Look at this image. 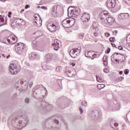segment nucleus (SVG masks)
I'll return each instance as SVG.
<instances>
[{
	"label": "nucleus",
	"mask_w": 130,
	"mask_h": 130,
	"mask_svg": "<svg viewBox=\"0 0 130 130\" xmlns=\"http://www.w3.org/2000/svg\"><path fill=\"white\" fill-rule=\"evenodd\" d=\"M11 123V127L14 130L22 129L29 123V119L27 117V114L22 113L17 118L13 119Z\"/></svg>",
	"instance_id": "1"
},
{
	"label": "nucleus",
	"mask_w": 130,
	"mask_h": 130,
	"mask_svg": "<svg viewBox=\"0 0 130 130\" xmlns=\"http://www.w3.org/2000/svg\"><path fill=\"white\" fill-rule=\"evenodd\" d=\"M15 48L17 53L21 55H25L26 54V45L24 43H19L15 45Z\"/></svg>",
	"instance_id": "2"
},
{
	"label": "nucleus",
	"mask_w": 130,
	"mask_h": 130,
	"mask_svg": "<svg viewBox=\"0 0 130 130\" xmlns=\"http://www.w3.org/2000/svg\"><path fill=\"white\" fill-rule=\"evenodd\" d=\"M75 22L76 20L74 18H66L62 21V25L64 27V28H71V27H73L74 25H75Z\"/></svg>",
	"instance_id": "3"
},
{
	"label": "nucleus",
	"mask_w": 130,
	"mask_h": 130,
	"mask_svg": "<svg viewBox=\"0 0 130 130\" xmlns=\"http://www.w3.org/2000/svg\"><path fill=\"white\" fill-rule=\"evenodd\" d=\"M124 56L119 53H114L111 56V59L112 61V58L115 60L116 62H118V63H122L123 62L124 60H123V57Z\"/></svg>",
	"instance_id": "4"
},
{
	"label": "nucleus",
	"mask_w": 130,
	"mask_h": 130,
	"mask_svg": "<svg viewBox=\"0 0 130 130\" xmlns=\"http://www.w3.org/2000/svg\"><path fill=\"white\" fill-rule=\"evenodd\" d=\"M110 126L114 130H123L124 129V124H119L115 122V121H113L112 120L110 122Z\"/></svg>",
	"instance_id": "5"
},
{
	"label": "nucleus",
	"mask_w": 130,
	"mask_h": 130,
	"mask_svg": "<svg viewBox=\"0 0 130 130\" xmlns=\"http://www.w3.org/2000/svg\"><path fill=\"white\" fill-rule=\"evenodd\" d=\"M43 87H39L33 92V96L36 99H39V98H41V97H44V95L42 94V90Z\"/></svg>",
	"instance_id": "6"
},
{
	"label": "nucleus",
	"mask_w": 130,
	"mask_h": 130,
	"mask_svg": "<svg viewBox=\"0 0 130 130\" xmlns=\"http://www.w3.org/2000/svg\"><path fill=\"white\" fill-rule=\"evenodd\" d=\"M9 70L12 75H17L18 73H20V69L15 63L11 64Z\"/></svg>",
	"instance_id": "7"
},
{
	"label": "nucleus",
	"mask_w": 130,
	"mask_h": 130,
	"mask_svg": "<svg viewBox=\"0 0 130 130\" xmlns=\"http://www.w3.org/2000/svg\"><path fill=\"white\" fill-rule=\"evenodd\" d=\"M70 15L74 18H77L80 15V11L77 7H73V9L71 10Z\"/></svg>",
	"instance_id": "8"
},
{
	"label": "nucleus",
	"mask_w": 130,
	"mask_h": 130,
	"mask_svg": "<svg viewBox=\"0 0 130 130\" xmlns=\"http://www.w3.org/2000/svg\"><path fill=\"white\" fill-rule=\"evenodd\" d=\"M47 28L50 32H55V31H57L59 29V27L55 25L54 23L48 24Z\"/></svg>",
	"instance_id": "9"
},
{
	"label": "nucleus",
	"mask_w": 130,
	"mask_h": 130,
	"mask_svg": "<svg viewBox=\"0 0 130 130\" xmlns=\"http://www.w3.org/2000/svg\"><path fill=\"white\" fill-rule=\"evenodd\" d=\"M41 105L44 110H45V111L46 112H49L51 110H52V106L46 104V102L41 103Z\"/></svg>",
	"instance_id": "10"
},
{
	"label": "nucleus",
	"mask_w": 130,
	"mask_h": 130,
	"mask_svg": "<svg viewBox=\"0 0 130 130\" xmlns=\"http://www.w3.org/2000/svg\"><path fill=\"white\" fill-rule=\"evenodd\" d=\"M107 7L109 9H112L115 7L116 6V0H107L106 4Z\"/></svg>",
	"instance_id": "11"
},
{
	"label": "nucleus",
	"mask_w": 130,
	"mask_h": 130,
	"mask_svg": "<svg viewBox=\"0 0 130 130\" xmlns=\"http://www.w3.org/2000/svg\"><path fill=\"white\" fill-rule=\"evenodd\" d=\"M100 17L102 20H106L108 17H110L109 13L107 11H104L101 13Z\"/></svg>",
	"instance_id": "12"
},
{
	"label": "nucleus",
	"mask_w": 130,
	"mask_h": 130,
	"mask_svg": "<svg viewBox=\"0 0 130 130\" xmlns=\"http://www.w3.org/2000/svg\"><path fill=\"white\" fill-rule=\"evenodd\" d=\"M53 55L51 53H48L45 56V61L46 62H50L52 61Z\"/></svg>",
	"instance_id": "13"
},
{
	"label": "nucleus",
	"mask_w": 130,
	"mask_h": 130,
	"mask_svg": "<svg viewBox=\"0 0 130 130\" xmlns=\"http://www.w3.org/2000/svg\"><path fill=\"white\" fill-rule=\"evenodd\" d=\"M91 117L94 120H96L99 117V111L94 110L91 112Z\"/></svg>",
	"instance_id": "14"
},
{
	"label": "nucleus",
	"mask_w": 130,
	"mask_h": 130,
	"mask_svg": "<svg viewBox=\"0 0 130 130\" xmlns=\"http://www.w3.org/2000/svg\"><path fill=\"white\" fill-rule=\"evenodd\" d=\"M52 46L54 47V50H58L59 49V40L55 39L54 40V43H52Z\"/></svg>",
	"instance_id": "15"
},
{
	"label": "nucleus",
	"mask_w": 130,
	"mask_h": 130,
	"mask_svg": "<svg viewBox=\"0 0 130 130\" xmlns=\"http://www.w3.org/2000/svg\"><path fill=\"white\" fill-rule=\"evenodd\" d=\"M90 14H89V13H85L81 17V20H82L83 22H84V21L85 22H88L89 20H90Z\"/></svg>",
	"instance_id": "16"
},
{
	"label": "nucleus",
	"mask_w": 130,
	"mask_h": 130,
	"mask_svg": "<svg viewBox=\"0 0 130 130\" xmlns=\"http://www.w3.org/2000/svg\"><path fill=\"white\" fill-rule=\"evenodd\" d=\"M129 16L128 13H120L118 15V18L121 20H125V19H127Z\"/></svg>",
	"instance_id": "17"
},
{
	"label": "nucleus",
	"mask_w": 130,
	"mask_h": 130,
	"mask_svg": "<svg viewBox=\"0 0 130 130\" xmlns=\"http://www.w3.org/2000/svg\"><path fill=\"white\" fill-rule=\"evenodd\" d=\"M51 14L53 17H57V5H55L51 11Z\"/></svg>",
	"instance_id": "18"
},
{
	"label": "nucleus",
	"mask_w": 130,
	"mask_h": 130,
	"mask_svg": "<svg viewBox=\"0 0 130 130\" xmlns=\"http://www.w3.org/2000/svg\"><path fill=\"white\" fill-rule=\"evenodd\" d=\"M70 55L71 56V57H73V58H76V57L78 56V55H77V53H76L75 49H73L70 51Z\"/></svg>",
	"instance_id": "19"
},
{
	"label": "nucleus",
	"mask_w": 130,
	"mask_h": 130,
	"mask_svg": "<svg viewBox=\"0 0 130 130\" xmlns=\"http://www.w3.org/2000/svg\"><path fill=\"white\" fill-rule=\"evenodd\" d=\"M92 28L95 31H98L99 29V24L97 22H93L92 23Z\"/></svg>",
	"instance_id": "20"
},
{
	"label": "nucleus",
	"mask_w": 130,
	"mask_h": 130,
	"mask_svg": "<svg viewBox=\"0 0 130 130\" xmlns=\"http://www.w3.org/2000/svg\"><path fill=\"white\" fill-rule=\"evenodd\" d=\"M106 21H107L108 23L111 25L112 24H113L114 22V18H113L111 16H109L106 18Z\"/></svg>",
	"instance_id": "21"
},
{
	"label": "nucleus",
	"mask_w": 130,
	"mask_h": 130,
	"mask_svg": "<svg viewBox=\"0 0 130 130\" xmlns=\"http://www.w3.org/2000/svg\"><path fill=\"white\" fill-rule=\"evenodd\" d=\"M7 41L10 43V44H15V43H17V41H13V38H11L10 36L8 37L7 38Z\"/></svg>",
	"instance_id": "22"
},
{
	"label": "nucleus",
	"mask_w": 130,
	"mask_h": 130,
	"mask_svg": "<svg viewBox=\"0 0 130 130\" xmlns=\"http://www.w3.org/2000/svg\"><path fill=\"white\" fill-rule=\"evenodd\" d=\"M6 21H5V19L2 16V15H0V26H3V25L6 24Z\"/></svg>",
	"instance_id": "23"
},
{
	"label": "nucleus",
	"mask_w": 130,
	"mask_h": 130,
	"mask_svg": "<svg viewBox=\"0 0 130 130\" xmlns=\"http://www.w3.org/2000/svg\"><path fill=\"white\" fill-rule=\"evenodd\" d=\"M82 48L81 47H78L77 48H74V50H75V52L76 54L79 55L80 53H81Z\"/></svg>",
	"instance_id": "24"
},
{
	"label": "nucleus",
	"mask_w": 130,
	"mask_h": 130,
	"mask_svg": "<svg viewBox=\"0 0 130 130\" xmlns=\"http://www.w3.org/2000/svg\"><path fill=\"white\" fill-rule=\"evenodd\" d=\"M20 21H21V19H20V18H17V19H14L11 23L12 26L14 25V23H16V24H19V23H20Z\"/></svg>",
	"instance_id": "25"
},
{
	"label": "nucleus",
	"mask_w": 130,
	"mask_h": 130,
	"mask_svg": "<svg viewBox=\"0 0 130 130\" xmlns=\"http://www.w3.org/2000/svg\"><path fill=\"white\" fill-rule=\"evenodd\" d=\"M37 56V53H36V52H32L29 57V58H31V59H34V58H36Z\"/></svg>",
	"instance_id": "26"
},
{
	"label": "nucleus",
	"mask_w": 130,
	"mask_h": 130,
	"mask_svg": "<svg viewBox=\"0 0 130 130\" xmlns=\"http://www.w3.org/2000/svg\"><path fill=\"white\" fill-rule=\"evenodd\" d=\"M96 81L97 82H99L100 83H102L103 82V79L101 78L99 76H96Z\"/></svg>",
	"instance_id": "27"
},
{
	"label": "nucleus",
	"mask_w": 130,
	"mask_h": 130,
	"mask_svg": "<svg viewBox=\"0 0 130 130\" xmlns=\"http://www.w3.org/2000/svg\"><path fill=\"white\" fill-rule=\"evenodd\" d=\"M92 52H94V51H90L87 52V53H85V56L86 57H91V55H92Z\"/></svg>",
	"instance_id": "28"
},
{
	"label": "nucleus",
	"mask_w": 130,
	"mask_h": 130,
	"mask_svg": "<svg viewBox=\"0 0 130 130\" xmlns=\"http://www.w3.org/2000/svg\"><path fill=\"white\" fill-rule=\"evenodd\" d=\"M105 87V85L104 84H99L97 85V88L99 90H101V89H103Z\"/></svg>",
	"instance_id": "29"
},
{
	"label": "nucleus",
	"mask_w": 130,
	"mask_h": 130,
	"mask_svg": "<svg viewBox=\"0 0 130 130\" xmlns=\"http://www.w3.org/2000/svg\"><path fill=\"white\" fill-rule=\"evenodd\" d=\"M78 37L80 39H83V38L85 37V34H84V33L79 34Z\"/></svg>",
	"instance_id": "30"
},
{
	"label": "nucleus",
	"mask_w": 130,
	"mask_h": 130,
	"mask_svg": "<svg viewBox=\"0 0 130 130\" xmlns=\"http://www.w3.org/2000/svg\"><path fill=\"white\" fill-rule=\"evenodd\" d=\"M32 47H36L37 46V42L36 41H34L32 42Z\"/></svg>",
	"instance_id": "31"
},
{
	"label": "nucleus",
	"mask_w": 130,
	"mask_h": 130,
	"mask_svg": "<svg viewBox=\"0 0 130 130\" xmlns=\"http://www.w3.org/2000/svg\"><path fill=\"white\" fill-rule=\"evenodd\" d=\"M103 61H108V57L107 56H104L103 58Z\"/></svg>",
	"instance_id": "32"
},
{
	"label": "nucleus",
	"mask_w": 130,
	"mask_h": 130,
	"mask_svg": "<svg viewBox=\"0 0 130 130\" xmlns=\"http://www.w3.org/2000/svg\"><path fill=\"white\" fill-rule=\"evenodd\" d=\"M24 102H25V103H29V102H30V99L28 98H25L24 100Z\"/></svg>",
	"instance_id": "33"
},
{
	"label": "nucleus",
	"mask_w": 130,
	"mask_h": 130,
	"mask_svg": "<svg viewBox=\"0 0 130 130\" xmlns=\"http://www.w3.org/2000/svg\"><path fill=\"white\" fill-rule=\"evenodd\" d=\"M82 105H83V106H85V107L87 106V105H88L86 101H83L82 102Z\"/></svg>",
	"instance_id": "34"
},
{
	"label": "nucleus",
	"mask_w": 130,
	"mask_h": 130,
	"mask_svg": "<svg viewBox=\"0 0 130 130\" xmlns=\"http://www.w3.org/2000/svg\"><path fill=\"white\" fill-rule=\"evenodd\" d=\"M124 79V77H119L118 78V81H119V82H121V81H122V80H123Z\"/></svg>",
	"instance_id": "35"
},
{
	"label": "nucleus",
	"mask_w": 130,
	"mask_h": 130,
	"mask_svg": "<svg viewBox=\"0 0 130 130\" xmlns=\"http://www.w3.org/2000/svg\"><path fill=\"white\" fill-rule=\"evenodd\" d=\"M115 40V39L113 37L109 38V41H110V42H114Z\"/></svg>",
	"instance_id": "36"
},
{
	"label": "nucleus",
	"mask_w": 130,
	"mask_h": 130,
	"mask_svg": "<svg viewBox=\"0 0 130 130\" xmlns=\"http://www.w3.org/2000/svg\"><path fill=\"white\" fill-rule=\"evenodd\" d=\"M129 71L128 70V69H126L124 71V73L125 75H128V73H129Z\"/></svg>",
	"instance_id": "37"
},
{
	"label": "nucleus",
	"mask_w": 130,
	"mask_h": 130,
	"mask_svg": "<svg viewBox=\"0 0 130 130\" xmlns=\"http://www.w3.org/2000/svg\"><path fill=\"white\" fill-rule=\"evenodd\" d=\"M56 72H59L60 71H61V68H60V67H57L56 69Z\"/></svg>",
	"instance_id": "38"
},
{
	"label": "nucleus",
	"mask_w": 130,
	"mask_h": 130,
	"mask_svg": "<svg viewBox=\"0 0 130 130\" xmlns=\"http://www.w3.org/2000/svg\"><path fill=\"white\" fill-rule=\"evenodd\" d=\"M10 36V37H11V38H13V41H17V40L16 39V38H15V37H14V36L11 35V36Z\"/></svg>",
	"instance_id": "39"
},
{
	"label": "nucleus",
	"mask_w": 130,
	"mask_h": 130,
	"mask_svg": "<svg viewBox=\"0 0 130 130\" xmlns=\"http://www.w3.org/2000/svg\"><path fill=\"white\" fill-rule=\"evenodd\" d=\"M79 111L80 112L81 114H83L84 111H83V109L81 107L79 108Z\"/></svg>",
	"instance_id": "40"
},
{
	"label": "nucleus",
	"mask_w": 130,
	"mask_h": 130,
	"mask_svg": "<svg viewBox=\"0 0 130 130\" xmlns=\"http://www.w3.org/2000/svg\"><path fill=\"white\" fill-rule=\"evenodd\" d=\"M105 36L106 37H109V36H110V34L108 33V32H106V33H105Z\"/></svg>",
	"instance_id": "41"
},
{
	"label": "nucleus",
	"mask_w": 130,
	"mask_h": 130,
	"mask_svg": "<svg viewBox=\"0 0 130 130\" xmlns=\"http://www.w3.org/2000/svg\"><path fill=\"white\" fill-rule=\"evenodd\" d=\"M104 66H107L108 64V61H103Z\"/></svg>",
	"instance_id": "42"
},
{
	"label": "nucleus",
	"mask_w": 130,
	"mask_h": 130,
	"mask_svg": "<svg viewBox=\"0 0 130 130\" xmlns=\"http://www.w3.org/2000/svg\"><path fill=\"white\" fill-rule=\"evenodd\" d=\"M111 50L110 49V48H108L106 53H107V54L109 53V52H110Z\"/></svg>",
	"instance_id": "43"
},
{
	"label": "nucleus",
	"mask_w": 130,
	"mask_h": 130,
	"mask_svg": "<svg viewBox=\"0 0 130 130\" xmlns=\"http://www.w3.org/2000/svg\"><path fill=\"white\" fill-rule=\"evenodd\" d=\"M118 49H119V50H122V49H123V47L121 46H119Z\"/></svg>",
	"instance_id": "44"
},
{
	"label": "nucleus",
	"mask_w": 130,
	"mask_h": 130,
	"mask_svg": "<svg viewBox=\"0 0 130 130\" xmlns=\"http://www.w3.org/2000/svg\"><path fill=\"white\" fill-rule=\"evenodd\" d=\"M35 22L38 25V22H37V17H35Z\"/></svg>",
	"instance_id": "45"
},
{
	"label": "nucleus",
	"mask_w": 130,
	"mask_h": 130,
	"mask_svg": "<svg viewBox=\"0 0 130 130\" xmlns=\"http://www.w3.org/2000/svg\"><path fill=\"white\" fill-rule=\"evenodd\" d=\"M98 35H99V33L96 32H94V36H95V37H97Z\"/></svg>",
	"instance_id": "46"
},
{
	"label": "nucleus",
	"mask_w": 130,
	"mask_h": 130,
	"mask_svg": "<svg viewBox=\"0 0 130 130\" xmlns=\"http://www.w3.org/2000/svg\"><path fill=\"white\" fill-rule=\"evenodd\" d=\"M41 9H42L43 10H47V7H46L45 6H42L41 7Z\"/></svg>",
	"instance_id": "47"
},
{
	"label": "nucleus",
	"mask_w": 130,
	"mask_h": 130,
	"mask_svg": "<svg viewBox=\"0 0 130 130\" xmlns=\"http://www.w3.org/2000/svg\"><path fill=\"white\" fill-rule=\"evenodd\" d=\"M28 8H30V5H26L25 6V9L27 10V9H28Z\"/></svg>",
	"instance_id": "48"
},
{
	"label": "nucleus",
	"mask_w": 130,
	"mask_h": 130,
	"mask_svg": "<svg viewBox=\"0 0 130 130\" xmlns=\"http://www.w3.org/2000/svg\"><path fill=\"white\" fill-rule=\"evenodd\" d=\"M11 15H12V12H9V13H8V18H11Z\"/></svg>",
	"instance_id": "49"
},
{
	"label": "nucleus",
	"mask_w": 130,
	"mask_h": 130,
	"mask_svg": "<svg viewBox=\"0 0 130 130\" xmlns=\"http://www.w3.org/2000/svg\"><path fill=\"white\" fill-rule=\"evenodd\" d=\"M104 73H106V74H107V73H108V69H104Z\"/></svg>",
	"instance_id": "50"
},
{
	"label": "nucleus",
	"mask_w": 130,
	"mask_h": 130,
	"mask_svg": "<svg viewBox=\"0 0 130 130\" xmlns=\"http://www.w3.org/2000/svg\"><path fill=\"white\" fill-rule=\"evenodd\" d=\"M54 122H55V123H57V124H58V123H59V121L58 120L55 119L54 120Z\"/></svg>",
	"instance_id": "51"
},
{
	"label": "nucleus",
	"mask_w": 130,
	"mask_h": 130,
	"mask_svg": "<svg viewBox=\"0 0 130 130\" xmlns=\"http://www.w3.org/2000/svg\"><path fill=\"white\" fill-rule=\"evenodd\" d=\"M35 34L36 35V37H37V38L40 37V36L38 35V32H36Z\"/></svg>",
	"instance_id": "52"
},
{
	"label": "nucleus",
	"mask_w": 130,
	"mask_h": 130,
	"mask_svg": "<svg viewBox=\"0 0 130 130\" xmlns=\"http://www.w3.org/2000/svg\"><path fill=\"white\" fill-rule=\"evenodd\" d=\"M20 84H24V79H21Z\"/></svg>",
	"instance_id": "53"
},
{
	"label": "nucleus",
	"mask_w": 130,
	"mask_h": 130,
	"mask_svg": "<svg viewBox=\"0 0 130 130\" xmlns=\"http://www.w3.org/2000/svg\"><path fill=\"white\" fill-rule=\"evenodd\" d=\"M68 4H72V0H67Z\"/></svg>",
	"instance_id": "54"
},
{
	"label": "nucleus",
	"mask_w": 130,
	"mask_h": 130,
	"mask_svg": "<svg viewBox=\"0 0 130 130\" xmlns=\"http://www.w3.org/2000/svg\"><path fill=\"white\" fill-rule=\"evenodd\" d=\"M29 85L30 87H32V86L33 85V82H29Z\"/></svg>",
	"instance_id": "55"
},
{
	"label": "nucleus",
	"mask_w": 130,
	"mask_h": 130,
	"mask_svg": "<svg viewBox=\"0 0 130 130\" xmlns=\"http://www.w3.org/2000/svg\"><path fill=\"white\" fill-rule=\"evenodd\" d=\"M23 12H25V9H22L20 12V14H22V13H23Z\"/></svg>",
	"instance_id": "56"
},
{
	"label": "nucleus",
	"mask_w": 130,
	"mask_h": 130,
	"mask_svg": "<svg viewBox=\"0 0 130 130\" xmlns=\"http://www.w3.org/2000/svg\"><path fill=\"white\" fill-rule=\"evenodd\" d=\"M111 44H112V46L113 47H116V45H115V44H112V43H111Z\"/></svg>",
	"instance_id": "57"
},
{
	"label": "nucleus",
	"mask_w": 130,
	"mask_h": 130,
	"mask_svg": "<svg viewBox=\"0 0 130 130\" xmlns=\"http://www.w3.org/2000/svg\"><path fill=\"white\" fill-rule=\"evenodd\" d=\"M18 95L17 94V93H15L14 95V98H17Z\"/></svg>",
	"instance_id": "58"
},
{
	"label": "nucleus",
	"mask_w": 130,
	"mask_h": 130,
	"mask_svg": "<svg viewBox=\"0 0 130 130\" xmlns=\"http://www.w3.org/2000/svg\"><path fill=\"white\" fill-rule=\"evenodd\" d=\"M93 56H94V55H92V57H90L91 59H94V58H95V57H93Z\"/></svg>",
	"instance_id": "59"
},
{
	"label": "nucleus",
	"mask_w": 130,
	"mask_h": 130,
	"mask_svg": "<svg viewBox=\"0 0 130 130\" xmlns=\"http://www.w3.org/2000/svg\"><path fill=\"white\" fill-rule=\"evenodd\" d=\"M117 32H118L117 30H115L113 31V33H115L116 34H117Z\"/></svg>",
	"instance_id": "60"
},
{
	"label": "nucleus",
	"mask_w": 130,
	"mask_h": 130,
	"mask_svg": "<svg viewBox=\"0 0 130 130\" xmlns=\"http://www.w3.org/2000/svg\"><path fill=\"white\" fill-rule=\"evenodd\" d=\"M122 73H123V72H122V71H120V72H119V75H122Z\"/></svg>",
	"instance_id": "61"
},
{
	"label": "nucleus",
	"mask_w": 130,
	"mask_h": 130,
	"mask_svg": "<svg viewBox=\"0 0 130 130\" xmlns=\"http://www.w3.org/2000/svg\"><path fill=\"white\" fill-rule=\"evenodd\" d=\"M72 67H75L76 66V64L75 63H72Z\"/></svg>",
	"instance_id": "62"
},
{
	"label": "nucleus",
	"mask_w": 130,
	"mask_h": 130,
	"mask_svg": "<svg viewBox=\"0 0 130 130\" xmlns=\"http://www.w3.org/2000/svg\"><path fill=\"white\" fill-rule=\"evenodd\" d=\"M11 57V55H8V56H6V58H9V57Z\"/></svg>",
	"instance_id": "63"
},
{
	"label": "nucleus",
	"mask_w": 130,
	"mask_h": 130,
	"mask_svg": "<svg viewBox=\"0 0 130 130\" xmlns=\"http://www.w3.org/2000/svg\"><path fill=\"white\" fill-rule=\"evenodd\" d=\"M127 120H128V122H129L130 123V117H129L128 118H127Z\"/></svg>",
	"instance_id": "64"
}]
</instances>
